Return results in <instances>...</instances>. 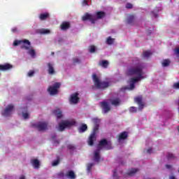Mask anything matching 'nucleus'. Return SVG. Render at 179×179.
<instances>
[{
  "label": "nucleus",
  "instance_id": "1",
  "mask_svg": "<svg viewBox=\"0 0 179 179\" xmlns=\"http://www.w3.org/2000/svg\"><path fill=\"white\" fill-rule=\"evenodd\" d=\"M19 44H22L21 45V49L22 50H29L28 54L29 55H31V57L32 58H34L36 57V50H34V49H33V48L30 49V45H31V43H30L29 40H27V39L19 40V41L15 40L13 42V45L15 47L19 45Z\"/></svg>",
  "mask_w": 179,
  "mask_h": 179
},
{
  "label": "nucleus",
  "instance_id": "2",
  "mask_svg": "<svg viewBox=\"0 0 179 179\" xmlns=\"http://www.w3.org/2000/svg\"><path fill=\"white\" fill-rule=\"evenodd\" d=\"M92 121L94 124V127L92 133L90 135V137L88 138L87 142L90 146H93V145H94V141L97 139V137L96 136V134H97V131H99V127H100V119L94 118L92 119Z\"/></svg>",
  "mask_w": 179,
  "mask_h": 179
},
{
  "label": "nucleus",
  "instance_id": "3",
  "mask_svg": "<svg viewBox=\"0 0 179 179\" xmlns=\"http://www.w3.org/2000/svg\"><path fill=\"white\" fill-rule=\"evenodd\" d=\"M92 79L94 81V85L96 89H107L110 87V83L107 81H100L97 75L93 74Z\"/></svg>",
  "mask_w": 179,
  "mask_h": 179
},
{
  "label": "nucleus",
  "instance_id": "4",
  "mask_svg": "<svg viewBox=\"0 0 179 179\" xmlns=\"http://www.w3.org/2000/svg\"><path fill=\"white\" fill-rule=\"evenodd\" d=\"M76 125V121L75 120H65L59 124V131L62 132L65 131V128H71V127H75Z\"/></svg>",
  "mask_w": 179,
  "mask_h": 179
},
{
  "label": "nucleus",
  "instance_id": "5",
  "mask_svg": "<svg viewBox=\"0 0 179 179\" xmlns=\"http://www.w3.org/2000/svg\"><path fill=\"white\" fill-rule=\"evenodd\" d=\"M97 149L101 150V149H106V150H110L113 149V144L111 141H108L107 139L103 138L99 141V143L97 145Z\"/></svg>",
  "mask_w": 179,
  "mask_h": 179
},
{
  "label": "nucleus",
  "instance_id": "6",
  "mask_svg": "<svg viewBox=\"0 0 179 179\" xmlns=\"http://www.w3.org/2000/svg\"><path fill=\"white\" fill-rule=\"evenodd\" d=\"M127 73L129 76H134L136 75L139 78H143V72L142 67H131L128 69Z\"/></svg>",
  "mask_w": 179,
  "mask_h": 179
},
{
  "label": "nucleus",
  "instance_id": "7",
  "mask_svg": "<svg viewBox=\"0 0 179 179\" xmlns=\"http://www.w3.org/2000/svg\"><path fill=\"white\" fill-rule=\"evenodd\" d=\"M86 20H90V22H92V24H94V23H96V20H97V18L96 17V15L86 13L82 17V21L86 22Z\"/></svg>",
  "mask_w": 179,
  "mask_h": 179
},
{
  "label": "nucleus",
  "instance_id": "8",
  "mask_svg": "<svg viewBox=\"0 0 179 179\" xmlns=\"http://www.w3.org/2000/svg\"><path fill=\"white\" fill-rule=\"evenodd\" d=\"M134 102L136 103V104H138V110L140 111H142V110L145 108V102H143V97L142 96V95L136 96L134 98Z\"/></svg>",
  "mask_w": 179,
  "mask_h": 179
},
{
  "label": "nucleus",
  "instance_id": "9",
  "mask_svg": "<svg viewBox=\"0 0 179 179\" xmlns=\"http://www.w3.org/2000/svg\"><path fill=\"white\" fill-rule=\"evenodd\" d=\"M61 87V83H56L53 85V86H50L48 88V91L49 92L50 94L54 96V94H57L58 93V90Z\"/></svg>",
  "mask_w": 179,
  "mask_h": 179
},
{
  "label": "nucleus",
  "instance_id": "10",
  "mask_svg": "<svg viewBox=\"0 0 179 179\" xmlns=\"http://www.w3.org/2000/svg\"><path fill=\"white\" fill-rule=\"evenodd\" d=\"M15 110V106L13 104H9L6 107L4 110L1 113L3 117H9L12 114V111Z\"/></svg>",
  "mask_w": 179,
  "mask_h": 179
},
{
  "label": "nucleus",
  "instance_id": "11",
  "mask_svg": "<svg viewBox=\"0 0 179 179\" xmlns=\"http://www.w3.org/2000/svg\"><path fill=\"white\" fill-rule=\"evenodd\" d=\"M34 127L38 129V131H45V129L48 128V123L45 122H39L38 123L35 124Z\"/></svg>",
  "mask_w": 179,
  "mask_h": 179
},
{
  "label": "nucleus",
  "instance_id": "12",
  "mask_svg": "<svg viewBox=\"0 0 179 179\" xmlns=\"http://www.w3.org/2000/svg\"><path fill=\"white\" fill-rule=\"evenodd\" d=\"M100 106L104 114H107V113H108L111 110V107H110V105L106 101L101 102Z\"/></svg>",
  "mask_w": 179,
  "mask_h": 179
},
{
  "label": "nucleus",
  "instance_id": "13",
  "mask_svg": "<svg viewBox=\"0 0 179 179\" xmlns=\"http://www.w3.org/2000/svg\"><path fill=\"white\" fill-rule=\"evenodd\" d=\"M71 104H78L79 103V93L75 92L74 94H71L70 99Z\"/></svg>",
  "mask_w": 179,
  "mask_h": 179
},
{
  "label": "nucleus",
  "instance_id": "14",
  "mask_svg": "<svg viewBox=\"0 0 179 179\" xmlns=\"http://www.w3.org/2000/svg\"><path fill=\"white\" fill-rule=\"evenodd\" d=\"M12 68H13V66L9 63L0 64V71H10V69H12Z\"/></svg>",
  "mask_w": 179,
  "mask_h": 179
},
{
  "label": "nucleus",
  "instance_id": "15",
  "mask_svg": "<svg viewBox=\"0 0 179 179\" xmlns=\"http://www.w3.org/2000/svg\"><path fill=\"white\" fill-rule=\"evenodd\" d=\"M60 29L64 31H65L66 30H68L69 29H71V23L66 21L63 22L60 25Z\"/></svg>",
  "mask_w": 179,
  "mask_h": 179
},
{
  "label": "nucleus",
  "instance_id": "16",
  "mask_svg": "<svg viewBox=\"0 0 179 179\" xmlns=\"http://www.w3.org/2000/svg\"><path fill=\"white\" fill-rule=\"evenodd\" d=\"M48 65V72L49 75H54L55 73V69H54V64L49 62Z\"/></svg>",
  "mask_w": 179,
  "mask_h": 179
},
{
  "label": "nucleus",
  "instance_id": "17",
  "mask_svg": "<svg viewBox=\"0 0 179 179\" xmlns=\"http://www.w3.org/2000/svg\"><path fill=\"white\" fill-rule=\"evenodd\" d=\"M117 141L120 142V141H125L128 138V132L122 131L119 134V136H117Z\"/></svg>",
  "mask_w": 179,
  "mask_h": 179
},
{
  "label": "nucleus",
  "instance_id": "18",
  "mask_svg": "<svg viewBox=\"0 0 179 179\" xmlns=\"http://www.w3.org/2000/svg\"><path fill=\"white\" fill-rule=\"evenodd\" d=\"M100 149L97 148V150L94 152V159L97 163L100 162Z\"/></svg>",
  "mask_w": 179,
  "mask_h": 179
},
{
  "label": "nucleus",
  "instance_id": "19",
  "mask_svg": "<svg viewBox=\"0 0 179 179\" xmlns=\"http://www.w3.org/2000/svg\"><path fill=\"white\" fill-rule=\"evenodd\" d=\"M31 163L34 168L40 169V161L37 159H34L31 160Z\"/></svg>",
  "mask_w": 179,
  "mask_h": 179
},
{
  "label": "nucleus",
  "instance_id": "20",
  "mask_svg": "<svg viewBox=\"0 0 179 179\" xmlns=\"http://www.w3.org/2000/svg\"><path fill=\"white\" fill-rule=\"evenodd\" d=\"M110 63L107 60L99 61L98 63L99 66H102V68H108Z\"/></svg>",
  "mask_w": 179,
  "mask_h": 179
},
{
  "label": "nucleus",
  "instance_id": "21",
  "mask_svg": "<svg viewBox=\"0 0 179 179\" xmlns=\"http://www.w3.org/2000/svg\"><path fill=\"white\" fill-rule=\"evenodd\" d=\"M66 177L70 179H76V175L73 171H69L66 174Z\"/></svg>",
  "mask_w": 179,
  "mask_h": 179
},
{
  "label": "nucleus",
  "instance_id": "22",
  "mask_svg": "<svg viewBox=\"0 0 179 179\" xmlns=\"http://www.w3.org/2000/svg\"><path fill=\"white\" fill-rule=\"evenodd\" d=\"M139 171V169L136 168H133L127 173V176H129V177H132V176H134L136 173Z\"/></svg>",
  "mask_w": 179,
  "mask_h": 179
},
{
  "label": "nucleus",
  "instance_id": "23",
  "mask_svg": "<svg viewBox=\"0 0 179 179\" xmlns=\"http://www.w3.org/2000/svg\"><path fill=\"white\" fill-rule=\"evenodd\" d=\"M48 18H50V13H41L39 15L40 20H47Z\"/></svg>",
  "mask_w": 179,
  "mask_h": 179
},
{
  "label": "nucleus",
  "instance_id": "24",
  "mask_svg": "<svg viewBox=\"0 0 179 179\" xmlns=\"http://www.w3.org/2000/svg\"><path fill=\"white\" fill-rule=\"evenodd\" d=\"M111 104L117 107L121 104V99H120V98L114 99L111 101Z\"/></svg>",
  "mask_w": 179,
  "mask_h": 179
},
{
  "label": "nucleus",
  "instance_id": "25",
  "mask_svg": "<svg viewBox=\"0 0 179 179\" xmlns=\"http://www.w3.org/2000/svg\"><path fill=\"white\" fill-rule=\"evenodd\" d=\"M53 114L58 120H59V118H62V112L59 109L53 110Z\"/></svg>",
  "mask_w": 179,
  "mask_h": 179
},
{
  "label": "nucleus",
  "instance_id": "26",
  "mask_svg": "<svg viewBox=\"0 0 179 179\" xmlns=\"http://www.w3.org/2000/svg\"><path fill=\"white\" fill-rule=\"evenodd\" d=\"M135 22V16L134 15H130L127 17L128 24H132Z\"/></svg>",
  "mask_w": 179,
  "mask_h": 179
},
{
  "label": "nucleus",
  "instance_id": "27",
  "mask_svg": "<svg viewBox=\"0 0 179 179\" xmlns=\"http://www.w3.org/2000/svg\"><path fill=\"white\" fill-rule=\"evenodd\" d=\"M106 16V13L103 11H99L96 13V19H103Z\"/></svg>",
  "mask_w": 179,
  "mask_h": 179
},
{
  "label": "nucleus",
  "instance_id": "28",
  "mask_svg": "<svg viewBox=\"0 0 179 179\" xmlns=\"http://www.w3.org/2000/svg\"><path fill=\"white\" fill-rule=\"evenodd\" d=\"M79 132H85L87 131V125L83 124L78 129Z\"/></svg>",
  "mask_w": 179,
  "mask_h": 179
},
{
  "label": "nucleus",
  "instance_id": "29",
  "mask_svg": "<svg viewBox=\"0 0 179 179\" xmlns=\"http://www.w3.org/2000/svg\"><path fill=\"white\" fill-rule=\"evenodd\" d=\"M152 55V52L150 50H145L143 52V58H149Z\"/></svg>",
  "mask_w": 179,
  "mask_h": 179
},
{
  "label": "nucleus",
  "instance_id": "30",
  "mask_svg": "<svg viewBox=\"0 0 179 179\" xmlns=\"http://www.w3.org/2000/svg\"><path fill=\"white\" fill-rule=\"evenodd\" d=\"M39 32L41 34H50L51 33V31L47 29H40Z\"/></svg>",
  "mask_w": 179,
  "mask_h": 179
},
{
  "label": "nucleus",
  "instance_id": "31",
  "mask_svg": "<svg viewBox=\"0 0 179 179\" xmlns=\"http://www.w3.org/2000/svg\"><path fill=\"white\" fill-rule=\"evenodd\" d=\"M143 78H139V76L138 77H135V78H132L130 79V82L131 83H136V82H138V80H141V79H142Z\"/></svg>",
  "mask_w": 179,
  "mask_h": 179
},
{
  "label": "nucleus",
  "instance_id": "32",
  "mask_svg": "<svg viewBox=\"0 0 179 179\" xmlns=\"http://www.w3.org/2000/svg\"><path fill=\"white\" fill-rule=\"evenodd\" d=\"M114 38H111V36H109L107 38L106 43L108 44V45H111V44H114Z\"/></svg>",
  "mask_w": 179,
  "mask_h": 179
},
{
  "label": "nucleus",
  "instance_id": "33",
  "mask_svg": "<svg viewBox=\"0 0 179 179\" xmlns=\"http://www.w3.org/2000/svg\"><path fill=\"white\" fill-rule=\"evenodd\" d=\"M88 51L89 52H90L91 54H93L94 52H96V46L92 45L89 47L88 48Z\"/></svg>",
  "mask_w": 179,
  "mask_h": 179
},
{
  "label": "nucleus",
  "instance_id": "34",
  "mask_svg": "<svg viewBox=\"0 0 179 179\" xmlns=\"http://www.w3.org/2000/svg\"><path fill=\"white\" fill-rule=\"evenodd\" d=\"M169 65H170V60L164 59L162 61V66L166 67V66H169Z\"/></svg>",
  "mask_w": 179,
  "mask_h": 179
},
{
  "label": "nucleus",
  "instance_id": "35",
  "mask_svg": "<svg viewBox=\"0 0 179 179\" xmlns=\"http://www.w3.org/2000/svg\"><path fill=\"white\" fill-rule=\"evenodd\" d=\"M93 166H94V164H92V163L87 164V171L89 172L92 171V167H93Z\"/></svg>",
  "mask_w": 179,
  "mask_h": 179
},
{
  "label": "nucleus",
  "instance_id": "36",
  "mask_svg": "<svg viewBox=\"0 0 179 179\" xmlns=\"http://www.w3.org/2000/svg\"><path fill=\"white\" fill-rule=\"evenodd\" d=\"M129 111L131 113H137L138 112V108L136 107L131 106V107L129 108Z\"/></svg>",
  "mask_w": 179,
  "mask_h": 179
},
{
  "label": "nucleus",
  "instance_id": "37",
  "mask_svg": "<svg viewBox=\"0 0 179 179\" xmlns=\"http://www.w3.org/2000/svg\"><path fill=\"white\" fill-rule=\"evenodd\" d=\"M58 164H59V158L53 161L52 166H58Z\"/></svg>",
  "mask_w": 179,
  "mask_h": 179
},
{
  "label": "nucleus",
  "instance_id": "38",
  "mask_svg": "<svg viewBox=\"0 0 179 179\" xmlns=\"http://www.w3.org/2000/svg\"><path fill=\"white\" fill-rule=\"evenodd\" d=\"M67 149L69 150H75L76 148H75V146L73 145L70 144V145H67Z\"/></svg>",
  "mask_w": 179,
  "mask_h": 179
},
{
  "label": "nucleus",
  "instance_id": "39",
  "mask_svg": "<svg viewBox=\"0 0 179 179\" xmlns=\"http://www.w3.org/2000/svg\"><path fill=\"white\" fill-rule=\"evenodd\" d=\"M167 159H168V160H171V159H174V155L169 152L167 155Z\"/></svg>",
  "mask_w": 179,
  "mask_h": 179
},
{
  "label": "nucleus",
  "instance_id": "40",
  "mask_svg": "<svg viewBox=\"0 0 179 179\" xmlns=\"http://www.w3.org/2000/svg\"><path fill=\"white\" fill-rule=\"evenodd\" d=\"M89 0H83L82 1V6H89V2H87Z\"/></svg>",
  "mask_w": 179,
  "mask_h": 179
},
{
  "label": "nucleus",
  "instance_id": "41",
  "mask_svg": "<svg viewBox=\"0 0 179 179\" xmlns=\"http://www.w3.org/2000/svg\"><path fill=\"white\" fill-rule=\"evenodd\" d=\"M73 64H80V60L78 57H76L73 59Z\"/></svg>",
  "mask_w": 179,
  "mask_h": 179
},
{
  "label": "nucleus",
  "instance_id": "42",
  "mask_svg": "<svg viewBox=\"0 0 179 179\" xmlns=\"http://www.w3.org/2000/svg\"><path fill=\"white\" fill-rule=\"evenodd\" d=\"M57 177H59V178H64V177H65V173H64V172H60L57 173Z\"/></svg>",
  "mask_w": 179,
  "mask_h": 179
},
{
  "label": "nucleus",
  "instance_id": "43",
  "mask_svg": "<svg viewBox=\"0 0 179 179\" xmlns=\"http://www.w3.org/2000/svg\"><path fill=\"white\" fill-rule=\"evenodd\" d=\"M126 8H127V9H132V8H133L132 3H127L126 4Z\"/></svg>",
  "mask_w": 179,
  "mask_h": 179
},
{
  "label": "nucleus",
  "instance_id": "44",
  "mask_svg": "<svg viewBox=\"0 0 179 179\" xmlns=\"http://www.w3.org/2000/svg\"><path fill=\"white\" fill-rule=\"evenodd\" d=\"M173 89H179V82L173 84Z\"/></svg>",
  "mask_w": 179,
  "mask_h": 179
},
{
  "label": "nucleus",
  "instance_id": "45",
  "mask_svg": "<svg viewBox=\"0 0 179 179\" xmlns=\"http://www.w3.org/2000/svg\"><path fill=\"white\" fill-rule=\"evenodd\" d=\"M33 75H34V71H29L28 73V76H29V78H31Z\"/></svg>",
  "mask_w": 179,
  "mask_h": 179
},
{
  "label": "nucleus",
  "instance_id": "46",
  "mask_svg": "<svg viewBox=\"0 0 179 179\" xmlns=\"http://www.w3.org/2000/svg\"><path fill=\"white\" fill-rule=\"evenodd\" d=\"M22 117L25 119L27 120V118H29V113H24L22 114Z\"/></svg>",
  "mask_w": 179,
  "mask_h": 179
},
{
  "label": "nucleus",
  "instance_id": "47",
  "mask_svg": "<svg viewBox=\"0 0 179 179\" xmlns=\"http://www.w3.org/2000/svg\"><path fill=\"white\" fill-rule=\"evenodd\" d=\"M11 31H12L13 33H17V31H18L17 28H16V27L13 28V29H11Z\"/></svg>",
  "mask_w": 179,
  "mask_h": 179
},
{
  "label": "nucleus",
  "instance_id": "48",
  "mask_svg": "<svg viewBox=\"0 0 179 179\" xmlns=\"http://www.w3.org/2000/svg\"><path fill=\"white\" fill-rule=\"evenodd\" d=\"M130 89L131 90H132L133 89H135V84H134V83H131Z\"/></svg>",
  "mask_w": 179,
  "mask_h": 179
},
{
  "label": "nucleus",
  "instance_id": "49",
  "mask_svg": "<svg viewBox=\"0 0 179 179\" xmlns=\"http://www.w3.org/2000/svg\"><path fill=\"white\" fill-rule=\"evenodd\" d=\"M113 177L114 178H118V177L117 176V170H115L113 171Z\"/></svg>",
  "mask_w": 179,
  "mask_h": 179
},
{
  "label": "nucleus",
  "instance_id": "50",
  "mask_svg": "<svg viewBox=\"0 0 179 179\" xmlns=\"http://www.w3.org/2000/svg\"><path fill=\"white\" fill-rule=\"evenodd\" d=\"M152 150H153V148H150L148 149L147 152L149 153V154H150V153H152Z\"/></svg>",
  "mask_w": 179,
  "mask_h": 179
},
{
  "label": "nucleus",
  "instance_id": "51",
  "mask_svg": "<svg viewBox=\"0 0 179 179\" xmlns=\"http://www.w3.org/2000/svg\"><path fill=\"white\" fill-rule=\"evenodd\" d=\"M152 13L155 16V17H157V13H155L154 11H152Z\"/></svg>",
  "mask_w": 179,
  "mask_h": 179
},
{
  "label": "nucleus",
  "instance_id": "52",
  "mask_svg": "<svg viewBox=\"0 0 179 179\" xmlns=\"http://www.w3.org/2000/svg\"><path fill=\"white\" fill-rule=\"evenodd\" d=\"M166 169H171V165L166 164Z\"/></svg>",
  "mask_w": 179,
  "mask_h": 179
},
{
  "label": "nucleus",
  "instance_id": "53",
  "mask_svg": "<svg viewBox=\"0 0 179 179\" xmlns=\"http://www.w3.org/2000/svg\"><path fill=\"white\" fill-rule=\"evenodd\" d=\"M55 138H57V136H56V135H54V136L52 137V139H55Z\"/></svg>",
  "mask_w": 179,
  "mask_h": 179
},
{
  "label": "nucleus",
  "instance_id": "54",
  "mask_svg": "<svg viewBox=\"0 0 179 179\" xmlns=\"http://www.w3.org/2000/svg\"><path fill=\"white\" fill-rule=\"evenodd\" d=\"M170 179H176V177L175 176H171Z\"/></svg>",
  "mask_w": 179,
  "mask_h": 179
},
{
  "label": "nucleus",
  "instance_id": "55",
  "mask_svg": "<svg viewBox=\"0 0 179 179\" xmlns=\"http://www.w3.org/2000/svg\"><path fill=\"white\" fill-rule=\"evenodd\" d=\"M25 178H24V176H21L20 178V179H24Z\"/></svg>",
  "mask_w": 179,
  "mask_h": 179
},
{
  "label": "nucleus",
  "instance_id": "56",
  "mask_svg": "<svg viewBox=\"0 0 179 179\" xmlns=\"http://www.w3.org/2000/svg\"><path fill=\"white\" fill-rule=\"evenodd\" d=\"M178 172H179V169H178Z\"/></svg>",
  "mask_w": 179,
  "mask_h": 179
}]
</instances>
